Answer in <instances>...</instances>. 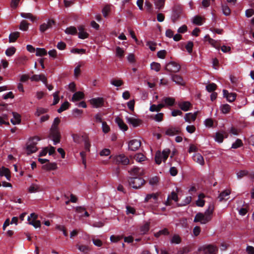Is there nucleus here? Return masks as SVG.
Instances as JSON below:
<instances>
[{"instance_id": "45", "label": "nucleus", "mask_w": 254, "mask_h": 254, "mask_svg": "<svg viewBox=\"0 0 254 254\" xmlns=\"http://www.w3.org/2000/svg\"><path fill=\"white\" fill-rule=\"evenodd\" d=\"M116 55L117 57L121 58L124 55V51L120 47H117L116 49Z\"/></svg>"}, {"instance_id": "26", "label": "nucleus", "mask_w": 254, "mask_h": 254, "mask_svg": "<svg viewBox=\"0 0 254 254\" xmlns=\"http://www.w3.org/2000/svg\"><path fill=\"white\" fill-rule=\"evenodd\" d=\"M57 168V163L55 162L49 163L42 166V169L45 170H54Z\"/></svg>"}, {"instance_id": "32", "label": "nucleus", "mask_w": 254, "mask_h": 254, "mask_svg": "<svg viewBox=\"0 0 254 254\" xmlns=\"http://www.w3.org/2000/svg\"><path fill=\"white\" fill-rule=\"evenodd\" d=\"M169 234V232L168 229L166 228H164L162 230L159 231L158 232L155 233L154 234V236L156 238L159 237L161 235H168Z\"/></svg>"}, {"instance_id": "49", "label": "nucleus", "mask_w": 254, "mask_h": 254, "mask_svg": "<svg viewBox=\"0 0 254 254\" xmlns=\"http://www.w3.org/2000/svg\"><path fill=\"white\" fill-rule=\"evenodd\" d=\"M20 15L23 18L30 19L32 21H34L35 20V18L30 13H21Z\"/></svg>"}, {"instance_id": "33", "label": "nucleus", "mask_w": 254, "mask_h": 254, "mask_svg": "<svg viewBox=\"0 0 254 254\" xmlns=\"http://www.w3.org/2000/svg\"><path fill=\"white\" fill-rule=\"evenodd\" d=\"M231 107L227 104L222 105L220 106V110L223 114H227L229 112Z\"/></svg>"}, {"instance_id": "1", "label": "nucleus", "mask_w": 254, "mask_h": 254, "mask_svg": "<svg viewBox=\"0 0 254 254\" xmlns=\"http://www.w3.org/2000/svg\"><path fill=\"white\" fill-rule=\"evenodd\" d=\"M214 210V206L212 204H209L208 209L204 213H197L194 219V222H200L201 224H205L210 221L212 218V214Z\"/></svg>"}, {"instance_id": "12", "label": "nucleus", "mask_w": 254, "mask_h": 254, "mask_svg": "<svg viewBox=\"0 0 254 254\" xmlns=\"http://www.w3.org/2000/svg\"><path fill=\"white\" fill-rule=\"evenodd\" d=\"M90 102L93 107L97 108L103 105L104 99L100 97L95 98L91 99Z\"/></svg>"}, {"instance_id": "2", "label": "nucleus", "mask_w": 254, "mask_h": 254, "mask_svg": "<svg viewBox=\"0 0 254 254\" xmlns=\"http://www.w3.org/2000/svg\"><path fill=\"white\" fill-rule=\"evenodd\" d=\"M40 140V138L38 136H34L31 138L26 144V151L27 154L35 152L37 150V148L36 146L37 142Z\"/></svg>"}, {"instance_id": "40", "label": "nucleus", "mask_w": 254, "mask_h": 254, "mask_svg": "<svg viewBox=\"0 0 254 254\" xmlns=\"http://www.w3.org/2000/svg\"><path fill=\"white\" fill-rule=\"evenodd\" d=\"M77 248L81 252L86 253L90 251V248L86 245H76Z\"/></svg>"}, {"instance_id": "35", "label": "nucleus", "mask_w": 254, "mask_h": 254, "mask_svg": "<svg viewBox=\"0 0 254 254\" xmlns=\"http://www.w3.org/2000/svg\"><path fill=\"white\" fill-rule=\"evenodd\" d=\"M69 105V103L67 101L64 102L60 107L59 109H58V112L59 113H61L62 112L68 109Z\"/></svg>"}, {"instance_id": "36", "label": "nucleus", "mask_w": 254, "mask_h": 254, "mask_svg": "<svg viewBox=\"0 0 254 254\" xmlns=\"http://www.w3.org/2000/svg\"><path fill=\"white\" fill-rule=\"evenodd\" d=\"M230 194V191L229 190H225L220 193L218 198L220 201H222L226 196H228Z\"/></svg>"}, {"instance_id": "17", "label": "nucleus", "mask_w": 254, "mask_h": 254, "mask_svg": "<svg viewBox=\"0 0 254 254\" xmlns=\"http://www.w3.org/2000/svg\"><path fill=\"white\" fill-rule=\"evenodd\" d=\"M115 122L117 124L119 128L123 131H127L128 129L127 125L124 123L123 120L120 117H117L115 119Z\"/></svg>"}, {"instance_id": "61", "label": "nucleus", "mask_w": 254, "mask_h": 254, "mask_svg": "<svg viewBox=\"0 0 254 254\" xmlns=\"http://www.w3.org/2000/svg\"><path fill=\"white\" fill-rule=\"evenodd\" d=\"M147 46H148L149 48L151 51H154L156 49V44L152 41H148L147 42Z\"/></svg>"}, {"instance_id": "62", "label": "nucleus", "mask_w": 254, "mask_h": 254, "mask_svg": "<svg viewBox=\"0 0 254 254\" xmlns=\"http://www.w3.org/2000/svg\"><path fill=\"white\" fill-rule=\"evenodd\" d=\"M92 242H93V244L95 246L98 247H101L103 244L102 242L98 239L93 238Z\"/></svg>"}, {"instance_id": "37", "label": "nucleus", "mask_w": 254, "mask_h": 254, "mask_svg": "<svg viewBox=\"0 0 254 254\" xmlns=\"http://www.w3.org/2000/svg\"><path fill=\"white\" fill-rule=\"evenodd\" d=\"M181 239L180 237L177 234L174 235L172 239L171 240V243L172 244H179L181 243Z\"/></svg>"}, {"instance_id": "9", "label": "nucleus", "mask_w": 254, "mask_h": 254, "mask_svg": "<svg viewBox=\"0 0 254 254\" xmlns=\"http://www.w3.org/2000/svg\"><path fill=\"white\" fill-rule=\"evenodd\" d=\"M180 132L181 129L180 127L170 126L166 128L165 134L168 136H173L176 134H179Z\"/></svg>"}, {"instance_id": "3", "label": "nucleus", "mask_w": 254, "mask_h": 254, "mask_svg": "<svg viewBox=\"0 0 254 254\" xmlns=\"http://www.w3.org/2000/svg\"><path fill=\"white\" fill-rule=\"evenodd\" d=\"M170 153V150L168 148L164 149L162 152L158 151L155 154V160L158 165H160L162 161L165 162Z\"/></svg>"}, {"instance_id": "34", "label": "nucleus", "mask_w": 254, "mask_h": 254, "mask_svg": "<svg viewBox=\"0 0 254 254\" xmlns=\"http://www.w3.org/2000/svg\"><path fill=\"white\" fill-rule=\"evenodd\" d=\"M65 33L67 34L75 35L77 33L76 28L73 26L67 27L65 30Z\"/></svg>"}, {"instance_id": "63", "label": "nucleus", "mask_w": 254, "mask_h": 254, "mask_svg": "<svg viewBox=\"0 0 254 254\" xmlns=\"http://www.w3.org/2000/svg\"><path fill=\"white\" fill-rule=\"evenodd\" d=\"M46 112H47V110L46 109L43 108H39L37 109L35 115L37 116H39Z\"/></svg>"}, {"instance_id": "31", "label": "nucleus", "mask_w": 254, "mask_h": 254, "mask_svg": "<svg viewBox=\"0 0 254 254\" xmlns=\"http://www.w3.org/2000/svg\"><path fill=\"white\" fill-rule=\"evenodd\" d=\"M19 32H15L10 33V34L9 36V42H14L16 41V40L18 38V37L19 36Z\"/></svg>"}, {"instance_id": "44", "label": "nucleus", "mask_w": 254, "mask_h": 254, "mask_svg": "<svg viewBox=\"0 0 254 254\" xmlns=\"http://www.w3.org/2000/svg\"><path fill=\"white\" fill-rule=\"evenodd\" d=\"M134 159L138 162H141L146 159L145 156L141 153L137 154L134 156Z\"/></svg>"}, {"instance_id": "52", "label": "nucleus", "mask_w": 254, "mask_h": 254, "mask_svg": "<svg viewBox=\"0 0 254 254\" xmlns=\"http://www.w3.org/2000/svg\"><path fill=\"white\" fill-rule=\"evenodd\" d=\"M149 230V224L146 223L140 228L141 232L144 234H146Z\"/></svg>"}, {"instance_id": "51", "label": "nucleus", "mask_w": 254, "mask_h": 254, "mask_svg": "<svg viewBox=\"0 0 254 254\" xmlns=\"http://www.w3.org/2000/svg\"><path fill=\"white\" fill-rule=\"evenodd\" d=\"M191 201V197L190 196H187L185 198V199L183 201V202L179 204L178 205L180 206H186L187 204H189Z\"/></svg>"}, {"instance_id": "25", "label": "nucleus", "mask_w": 254, "mask_h": 254, "mask_svg": "<svg viewBox=\"0 0 254 254\" xmlns=\"http://www.w3.org/2000/svg\"><path fill=\"white\" fill-rule=\"evenodd\" d=\"M12 114L13 115V118L10 119L11 123L14 125L19 124L21 122L20 115L15 112H12Z\"/></svg>"}, {"instance_id": "47", "label": "nucleus", "mask_w": 254, "mask_h": 254, "mask_svg": "<svg viewBox=\"0 0 254 254\" xmlns=\"http://www.w3.org/2000/svg\"><path fill=\"white\" fill-rule=\"evenodd\" d=\"M216 88V85L215 84L212 83H210L208 85H207L205 87L206 90L208 91L209 92H213L214 91Z\"/></svg>"}, {"instance_id": "15", "label": "nucleus", "mask_w": 254, "mask_h": 254, "mask_svg": "<svg viewBox=\"0 0 254 254\" xmlns=\"http://www.w3.org/2000/svg\"><path fill=\"white\" fill-rule=\"evenodd\" d=\"M245 176H248L251 179H254V172L249 173L247 170H241L237 173V177L238 179H241Z\"/></svg>"}, {"instance_id": "58", "label": "nucleus", "mask_w": 254, "mask_h": 254, "mask_svg": "<svg viewBox=\"0 0 254 254\" xmlns=\"http://www.w3.org/2000/svg\"><path fill=\"white\" fill-rule=\"evenodd\" d=\"M163 117V114L162 113H157L154 117V120L158 122H160L162 121Z\"/></svg>"}, {"instance_id": "5", "label": "nucleus", "mask_w": 254, "mask_h": 254, "mask_svg": "<svg viewBox=\"0 0 254 254\" xmlns=\"http://www.w3.org/2000/svg\"><path fill=\"white\" fill-rule=\"evenodd\" d=\"M50 137L52 138L54 144L56 145L60 141V133L58 129V127L55 126H52L50 133Z\"/></svg>"}, {"instance_id": "24", "label": "nucleus", "mask_w": 254, "mask_h": 254, "mask_svg": "<svg viewBox=\"0 0 254 254\" xmlns=\"http://www.w3.org/2000/svg\"><path fill=\"white\" fill-rule=\"evenodd\" d=\"M84 93L80 91L75 92L71 98V101L75 102L84 98Z\"/></svg>"}, {"instance_id": "27", "label": "nucleus", "mask_w": 254, "mask_h": 254, "mask_svg": "<svg viewBox=\"0 0 254 254\" xmlns=\"http://www.w3.org/2000/svg\"><path fill=\"white\" fill-rule=\"evenodd\" d=\"M178 105L182 110L186 112L189 110L191 104L188 101H185L179 103Z\"/></svg>"}, {"instance_id": "18", "label": "nucleus", "mask_w": 254, "mask_h": 254, "mask_svg": "<svg viewBox=\"0 0 254 254\" xmlns=\"http://www.w3.org/2000/svg\"><path fill=\"white\" fill-rule=\"evenodd\" d=\"M170 75L172 80L175 82L176 84L180 85H184L185 84L184 80L180 75L172 74Z\"/></svg>"}, {"instance_id": "48", "label": "nucleus", "mask_w": 254, "mask_h": 254, "mask_svg": "<svg viewBox=\"0 0 254 254\" xmlns=\"http://www.w3.org/2000/svg\"><path fill=\"white\" fill-rule=\"evenodd\" d=\"M243 145V142L240 139H237L236 141L232 145V148L237 149Z\"/></svg>"}, {"instance_id": "6", "label": "nucleus", "mask_w": 254, "mask_h": 254, "mask_svg": "<svg viewBox=\"0 0 254 254\" xmlns=\"http://www.w3.org/2000/svg\"><path fill=\"white\" fill-rule=\"evenodd\" d=\"M114 163L118 165H127L129 164V160L124 154H120L113 157Z\"/></svg>"}, {"instance_id": "53", "label": "nucleus", "mask_w": 254, "mask_h": 254, "mask_svg": "<svg viewBox=\"0 0 254 254\" xmlns=\"http://www.w3.org/2000/svg\"><path fill=\"white\" fill-rule=\"evenodd\" d=\"M151 198H153L154 200H156L157 199V195L155 193L148 194L145 197L144 201L148 202Z\"/></svg>"}, {"instance_id": "43", "label": "nucleus", "mask_w": 254, "mask_h": 254, "mask_svg": "<svg viewBox=\"0 0 254 254\" xmlns=\"http://www.w3.org/2000/svg\"><path fill=\"white\" fill-rule=\"evenodd\" d=\"M151 68L156 71H159L160 69V64L158 63L153 62L150 64Z\"/></svg>"}, {"instance_id": "55", "label": "nucleus", "mask_w": 254, "mask_h": 254, "mask_svg": "<svg viewBox=\"0 0 254 254\" xmlns=\"http://www.w3.org/2000/svg\"><path fill=\"white\" fill-rule=\"evenodd\" d=\"M102 128L103 131L105 133H108L110 131V127L105 122H102Z\"/></svg>"}, {"instance_id": "54", "label": "nucleus", "mask_w": 254, "mask_h": 254, "mask_svg": "<svg viewBox=\"0 0 254 254\" xmlns=\"http://www.w3.org/2000/svg\"><path fill=\"white\" fill-rule=\"evenodd\" d=\"M193 46V43L191 41H189L188 42L187 45H186V48L188 53L190 54L192 51V48Z\"/></svg>"}, {"instance_id": "21", "label": "nucleus", "mask_w": 254, "mask_h": 254, "mask_svg": "<svg viewBox=\"0 0 254 254\" xmlns=\"http://www.w3.org/2000/svg\"><path fill=\"white\" fill-rule=\"evenodd\" d=\"M131 175L142 176L144 174V171L142 168L134 167L129 171Z\"/></svg>"}, {"instance_id": "19", "label": "nucleus", "mask_w": 254, "mask_h": 254, "mask_svg": "<svg viewBox=\"0 0 254 254\" xmlns=\"http://www.w3.org/2000/svg\"><path fill=\"white\" fill-rule=\"evenodd\" d=\"M31 81H41L44 84H46L47 78L44 74H34L30 77Z\"/></svg>"}, {"instance_id": "20", "label": "nucleus", "mask_w": 254, "mask_h": 254, "mask_svg": "<svg viewBox=\"0 0 254 254\" xmlns=\"http://www.w3.org/2000/svg\"><path fill=\"white\" fill-rule=\"evenodd\" d=\"M197 112L194 113H189L185 114L184 119L186 122L190 123L191 121H194L196 119Z\"/></svg>"}, {"instance_id": "22", "label": "nucleus", "mask_w": 254, "mask_h": 254, "mask_svg": "<svg viewBox=\"0 0 254 254\" xmlns=\"http://www.w3.org/2000/svg\"><path fill=\"white\" fill-rule=\"evenodd\" d=\"M192 159L194 161L197 162L200 165H203L204 164L203 157L199 153L194 154L192 156Z\"/></svg>"}, {"instance_id": "46", "label": "nucleus", "mask_w": 254, "mask_h": 254, "mask_svg": "<svg viewBox=\"0 0 254 254\" xmlns=\"http://www.w3.org/2000/svg\"><path fill=\"white\" fill-rule=\"evenodd\" d=\"M110 11V6L106 5L102 9V12L105 17H107L109 12Z\"/></svg>"}, {"instance_id": "59", "label": "nucleus", "mask_w": 254, "mask_h": 254, "mask_svg": "<svg viewBox=\"0 0 254 254\" xmlns=\"http://www.w3.org/2000/svg\"><path fill=\"white\" fill-rule=\"evenodd\" d=\"M9 172V170L8 169L5 168L4 167H2L0 168V176H4L5 175H6L7 173Z\"/></svg>"}, {"instance_id": "64", "label": "nucleus", "mask_w": 254, "mask_h": 254, "mask_svg": "<svg viewBox=\"0 0 254 254\" xmlns=\"http://www.w3.org/2000/svg\"><path fill=\"white\" fill-rule=\"evenodd\" d=\"M88 36V34L84 31L79 32L78 37L82 39L87 38Z\"/></svg>"}, {"instance_id": "30", "label": "nucleus", "mask_w": 254, "mask_h": 254, "mask_svg": "<svg viewBox=\"0 0 254 254\" xmlns=\"http://www.w3.org/2000/svg\"><path fill=\"white\" fill-rule=\"evenodd\" d=\"M28 190L30 193H35L40 190V186L37 184H32Z\"/></svg>"}, {"instance_id": "23", "label": "nucleus", "mask_w": 254, "mask_h": 254, "mask_svg": "<svg viewBox=\"0 0 254 254\" xmlns=\"http://www.w3.org/2000/svg\"><path fill=\"white\" fill-rule=\"evenodd\" d=\"M165 106H173L175 103V99L171 97H164L162 100Z\"/></svg>"}, {"instance_id": "14", "label": "nucleus", "mask_w": 254, "mask_h": 254, "mask_svg": "<svg viewBox=\"0 0 254 254\" xmlns=\"http://www.w3.org/2000/svg\"><path fill=\"white\" fill-rule=\"evenodd\" d=\"M126 120L128 124L131 125L134 127L139 126L141 123L140 120L134 117L127 116L126 117Z\"/></svg>"}, {"instance_id": "13", "label": "nucleus", "mask_w": 254, "mask_h": 254, "mask_svg": "<svg viewBox=\"0 0 254 254\" xmlns=\"http://www.w3.org/2000/svg\"><path fill=\"white\" fill-rule=\"evenodd\" d=\"M54 24L55 21L53 20L49 19L46 23H44L40 26V31L42 33L44 32L51 28Z\"/></svg>"}, {"instance_id": "4", "label": "nucleus", "mask_w": 254, "mask_h": 254, "mask_svg": "<svg viewBox=\"0 0 254 254\" xmlns=\"http://www.w3.org/2000/svg\"><path fill=\"white\" fill-rule=\"evenodd\" d=\"M145 182L144 180L140 177H131L128 180L129 186L134 189H139Z\"/></svg>"}, {"instance_id": "60", "label": "nucleus", "mask_w": 254, "mask_h": 254, "mask_svg": "<svg viewBox=\"0 0 254 254\" xmlns=\"http://www.w3.org/2000/svg\"><path fill=\"white\" fill-rule=\"evenodd\" d=\"M237 210L238 211L240 215L244 216L247 212V210L246 208L238 207Z\"/></svg>"}, {"instance_id": "7", "label": "nucleus", "mask_w": 254, "mask_h": 254, "mask_svg": "<svg viewBox=\"0 0 254 254\" xmlns=\"http://www.w3.org/2000/svg\"><path fill=\"white\" fill-rule=\"evenodd\" d=\"M198 251H203L204 254H216L217 248L213 245H208L200 247L198 249Z\"/></svg>"}, {"instance_id": "8", "label": "nucleus", "mask_w": 254, "mask_h": 254, "mask_svg": "<svg viewBox=\"0 0 254 254\" xmlns=\"http://www.w3.org/2000/svg\"><path fill=\"white\" fill-rule=\"evenodd\" d=\"M181 66L174 62L167 63L165 66V70L170 73H176L179 71Z\"/></svg>"}, {"instance_id": "29", "label": "nucleus", "mask_w": 254, "mask_h": 254, "mask_svg": "<svg viewBox=\"0 0 254 254\" xmlns=\"http://www.w3.org/2000/svg\"><path fill=\"white\" fill-rule=\"evenodd\" d=\"M165 0H155L154 1V4L155 8L157 9H162L165 4Z\"/></svg>"}, {"instance_id": "56", "label": "nucleus", "mask_w": 254, "mask_h": 254, "mask_svg": "<svg viewBox=\"0 0 254 254\" xmlns=\"http://www.w3.org/2000/svg\"><path fill=\"white\" fill-rule=\"evenodd\" d=\"M59 91H56L53 94L54 97V101L53 103V105H55L58 103L59 102L60 99L59 97Z\"/></svg>"}, {"instance_id": "10", "label": "nucleus", "mask_w": 254, "mask_h": 254, "mask_svg": "<svg viewBox=\"0 0 254 254\" xmlns=\"http://www.w3.org/2000/svg\"><path fill=\"white\" fill-rule=\"evenodd\" d=\"M228 133L225 131H220L216 132L214 137V140L215 141L219 143H221L223 142L224 138H227Z\"/></svg>"}, {"instance_id": "38", "label": "nucleus", "mask_w": 254, "mask_h": 254, "mask_svg": "<svg viewBox=\"0 0 254 254\" xmlns=\"http://www.w3.org/2000/svg\"><path fill=\"white\" fill-rule=\"evenodd\" d=\"M19 29L22 31H27L28 29V23L24 20L20 22Z\"/></svg>"}, {"instance_id": "16", "label": "nucleus", "mask_w": 254, "mask_h": 254, "mask_svg": "<svg viewBox=\"0 0 254 254\" xmlns=\"http://www.w3.org/2000/svg\"><path fill=\"white\" fill-rule=\"evenodd\" d=\"M223 93L224 97H225L229 102H232L236 99V93H229L228 91L225 89L223 90Z\"/></svg>"}, {"instance_id": "42", "label": "nucleus", "mask_w": 254, "mask_h": 254, "mask_svg": "<svg viewBox=\"0 0 254 254\" xmlns=\"http://www.w3.org/2000/svg\"><path fill=\"white\" fill-rule=\"evenodd\" d=\"M15 48L13 47H11L7 49V50L5 51V54L7 56L10 57L15 53Z\"/></svg>"}, {"instance_id": "50", "label": "nucleus", "mask_w": 254, "mask_h": 254, "mask_svg": "<svg viewBox=\"0 0 254 254\" xmlns=\"http://www.w3.org/2000/svg\"><path fill=\"white\" fill-rule=\"evenodd\" d=\"M208 38V42L209 44H210L212 46H213L214 47L216 48V49H219V47H217L216 46V44L217 42L214 40V39L211 38L208 35H206L205 36L204 38Z\"/></svg>"}, {"instance_id": "28", "label": "nucleus", "mask_w": 254, "mask_h": 254, "mask_svg": "<svg viewBox=\"0 0 254 254\" xmlns=\"http://www.w3.org/2000/svg\"><path fill=\"white\" fill-rule=\"evenodd\" d=\"M191 22L197 25H201L203 24L202 18L198 15H195L191 19Z\"/></svg>"}, {"instance_id": "41", "label": "nucleus", "mask_w": 254, "mask_h": 254, "mask_svg": "<svg viewBox=\"0 0 254 254\" xmlns=\"http://www.w3.org/2000/svg\"><path fill=\"white\" fill-rule=\"evenodd\" d=\"M47 55V51L44 48H38L36 49V55L37 56H42Z\"/></svg>"}, {"instance_id": "11", "label": "nucleus", "mask_w": 254, "mask_h": 254, "mask_svg": "<svg viewBox=\"0 0 254 254\" xmlns=\"http://www.w3.org/2000/svg\"><path fill=\"white\" fill-rule=\"evenodd\" d=\"M141 145V142L138 139H132L128 143V149L131 151L137 150Z\"/></svg>"}, {"instance_id": "39", "label": "nucleus", "mask_w": 254, "mask_h": 254, "mask_svg": "<svg viewBox=\"0 0 254 254\" xmlns=\"http://www.w3.org/2000/svg\"><path fill=\"white\" fill-rule=\"evenodd\" d=\"M9 125L8 118L6 115H2L0 116V125Z\"/></svg>"}, {"instance_id": "57", "label": "nucleus", "mask_w": 254, "mask_h": 254, "mask_svg": "<svg viewBox=\"0 0 254 254\" xmlns=\"http://www.w3.org/2000/svg\"><path fill=\"white\" fill-rule=\"evenodd\" d=\"M110 83L116 87H120L123 84V82L121 80H112Z\"/></svg>"}]
</instances>
